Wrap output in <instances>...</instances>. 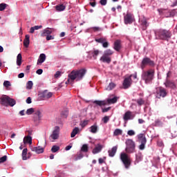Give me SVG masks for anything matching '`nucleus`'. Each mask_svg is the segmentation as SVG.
Segmentation results:
<instances>
[{
	"label": "nucleus",
	"mask_w": 177,
	"mask_h": 177,
	"mask_svg": "<svg viewBox=\"0 0 177 177\" xmlns=\"http://www.w3.org/2000/svg\"><path fill=\"white\" fill-rule=\"evenodd\" d=\"M86 68H81L79 70H73L71 72V73L68 75V79L67 82H73V81H81L85 77V74H86Z\"/></svg>",
	"instance_id": "nucleus-1"
},
{
	"label": "nucleus",
	"mask_w": 177,
	"mask_h": 177,
	"mask_svg": "<svg viewBox=\"0 0 177 177\" xmlns=\"http://www.w3.org/2000/svg\"><path fill=\"white\" fill-rule=\"evenodd\" d=\"M155 74L156 71L154 69H149L142 73L141 78L147 84H153V80H154Z\"/></svg>",
	"instance_id": "nucleus-2"
},
{
	"label": "nucleus",
	"mask_w": 177,
	"mask_h": 177,
	"mask_svg": "<svg viewBox=\"0 0 177 177\" xmlns=\"http://www.w3.org/2000/svg\"><path fill=\"white\" fill-rule=\"evenodd\" d=\"M155 37L156 39L168 41V39L172 37V33H171L169 30H167L165 29H159L155 31Z\"/></svg>",
	"instance_id": "nucleus-3"
},
{
	"label": "nucleus",
	"mask_w": 177,
	"mask_h": 177,
	"mask_svg": "<svg viewBox=\"0 0 177 177\" xmlns=\"http://www.w3.org/2000/svg\"><path fill=\"white\" fill-rule=\"evenodd\" d=\"M0 104H1V106H5L6 107L9 106L13 107V106L16 104V100L8 95H4L0 98Z\"/></svg>",
	"instance_id": "nucleus-4"
},
{
	"label": "nucleus",
	"mask_w": 177,
	"mask_h": 177,
	"mask_svg": "<svg viewBox=\"0 0 177 177\" xmlns=\"http://www.w3.org/2000/svg\"><path fill=\"white\" fill-rule=\"evenodd\" d=\"M118 98L117 97H114L113 98L108 99L106 100H95L93 102L94 104H97V106H100L102 107V106H106V104H114V103H117V100Z\"/></svg>",
	"instance_id": "nucleus-5"
},
{
	"label": "nucleus",
	"mask_w": 177,
	"mask_h": 177,
	"mask_svg": "<svg viewBox=\"0 0 177 177\" xmlns=\"http://www.w3.org/2000/svg\"><path fill=\"white\" fill-rule=\"evenodd\" d=\"M126 149L125 151L131 154L132 153H135V148L136 147V145L135 144L133 140L128 139L126 141Z\"/></svg>",
	"instance_id": "nucleus-6"
},
{
	"label": "nucleus",
	"mask_w": 177,
	"mask_h": 177,
	"mask_svg": "<svg viewBox=\"0 0 177 177\" xmlns=\"http://www.w3.org/2000/svg\"><path fill=\"white\" fill-rule=\"evenodd\" d=\"M120 160L124 164L126 169H128L131 167V157L125 153H122L120 154Z\"/></svg>",
	"instance_id": "nucleus-7"
},
{
	"label": "nucleus",
	"mask_w": 177,
	"mask_h": 177,
	"mask_svg": "<svg viewBox=\"0 0 177 177\" xmlns=\"http://www.w3.org/2000/svg\"><path fill=\"white\" fill-rule=\"evenodd\" d=\"M168 95L167 89L164 88L162 86H158L156 88V97L158 99H161V97H165Z\"/></svg>",
	"instance_id": "nucleus-8"
},
{
	"label": "nucleus",
	"mask_w": 177,
	"mask_h": 177,
	"mask_svg": "<svg viewBox=\"0 0 177 177\" xmlns=\"http://www.w3.org/2000/svg\"><path fill=\"white\" fill-rule=\"evenodd\" d=\"M138 142L141 143V145H139V149L145 150L146 143H147L146 136L145 135V133H140L138 135Z\"/></svg>",
	"instance_id": "nucleus-9"
},
{
	"label": "nucleus",
	"mask_w": 177,
	"mask_h": 177,
	"mask_svg": "<svg viewBox=\"0 0 177 177\" xmlns=\"http://www.w3.org/2000/svg\"><path fill=\"white\" fill-rule=\"evenodd\" d=\"M146 66H149V67H154V66H156V64L154 63V61L151 60L150 58L145 57L142 59L140 65L142 70H144Z\"/></svg>",
	"instance_id": "nucleus-10"
},
{
	"label": "nucleus",
	"mask_w": 177,
	"mask_h": 177,
	"mask_svg": "<svg viewBox=\"0 0 177 177\" xmlns=\"http://www.w3.org/2000/svg\"><path fill=\"white\" fill-rule=\"evenodd\" d=\"M52 96H53V93L46 90L39 94V100H47V99H50Z\"/></svg>",
	"instance_id": "nucleus-11"
},
{
	"label": "nucleus",
	"mask_w": 177,
	"mask_h": 177,
	"mask_svg": "<svg viewBox=\"0 0 177 177\" xmlns=\"http://www.w3.org/2000/svg\"><path fill=\"white\" fill-rule=\"evenodd\" d=\"M133 15L131 13H127L124 17V24H132V23H133Z\"/></svg>",
	"instance_id": "nucleus-12"
},
{
	"label": "nucleus",
	"mask_w": 177,
	"mask_h": 177,
	"mask_svg": "<svg viewBox=\"0 0 177 177\" xmlns=\"http://www.w3.org/2000/svg\"><path fill=\"white\" fill-rule=\"evenodd\" d=\"M131 85H132V78L129 77H125L122 84L124 89H128Z\"/></svg>",
	"instance_id": "nucleus-13"
},
{
	"label": "nucleus",
	"mask_w": 177,
	"mask_h": 177,
	"mask_svg": "<svg viewBox=\"0 0 177 177\" xmlns=\"http://www.w3.org/2000/svg\"><path fill=\"white\" fill-rule=\"evenodd\" d=\"M135 116L132 114V111H127L123 115V120L125 122L133 120Z\"/></svg>",
	"instance_id": "nucleus-14"
},
{
	"label": "nucleus",
	"mask_w": 177,
	"mask_h": 177,
	"mask_svg": "<svg viewBox=\"0 0 177 177\" xmlns=\"http://www.w3.org/2000/svg\"><path fill=\"white\" fill-rule=\"evenodd\" d=\"M100 53V51L99 50L93 49L89 51V56L91 59H93V60H96Z\"/></svg>",
	"instance_id": "nucleus-15"
},
{
	"label": "nucleus",
	"mask_w": 177,
	"mask_h": 177,
	"mask_svg": "<svg viewBox=\"0 0 177 177\" xmlns=\"http://www.w3.org/2000/svg\"><path fill=\"white\" fill-rule=\"evenodd\" d=\"M60 131V128L59 127H55V129L53 131V133L50 135V138L53 140H56V139H59V132Z\"/></svg>",
	"instance_id": "nucleus-16"
},
{
	"label": "nucleus",
	"mask_w": 177,
	"mask_h": 177,
	"mask_svg": "<svg viewBox=\"0 0 177 177\" xmlns=\"http://www.w3.org/2000/svg\"><path fill=\"white\" fill-rule=\"evenodd\" d=\"M41 118H42V113H41V111L37 110L35 113L34 118H33L35 122H39Z\"/></svg>",
	"instance_id": "nucleus-17"
},
{
	"label": "nucleus",
	"mask_w": 177,
	"mask_h": 177,
	"mask_svg": "<svg viewBox=\"0 0 177 177\" xmlns=\"http://www.w3.org/2000/svg\"><path fill=\"white\" fill-rule=\"evenodd\" d=\"M164 85L165 86H166V88H171V89H175V88H176V85L175 84V83L168 80H166Z\"/></svg>",
	"instance_id": "nucleus-18"
},
{
	"label": "nucleus",
	"mask_w": 177,
	"mask_h": 177,
	"mask_svg": "<svg viewBox=\"0 0 177 177\" xmlns=\"http://www.w3.org/2000/svg\"><path fill=\"white\" fill-rule=\"evenodd\" d=\"M53 32V28H47L43 30L41 33L42 37H46L47 35H50Z\"/></svg>",
	"instance_id": "nucleus-19"
},
{
	"label": "nucleus",
	"mask_w": 177,
	"mask_h": 177,
	"mask_svg": "<svg viewBox=\"0 0 177 177\" xmlns=\"http://www.w3.org/2000/svg\"><path fill=\"white\" fill-rule=\"evenodd\" d=\"M113 49H115V50H117V52H120V50H121V40L118 39L115 41Z\"/></svg>",
	"instance_id": "nucleus-20"
},
{
	"label": "nucleus",
	"mask_w": 177,
	"mask_h": 177,
	"mask_svg": "<svg viewBox=\"0 0 177 177\" xmlns=\"http://www.w3.org/2000/svg\"><path fill=\"white\" fill-rule=\"evenodd\" d=\"M44 150L45 149L41 147H34L32 149V151H35L37 154H41V153H44Z\"/></svg>",
	"instance_id": "nucleus-21"
},
{
	"label": "nucleus",
	"mask_w": 177,
	"mask_h": 177,
	"mask_svg": "<svg viewBox=\"0 0 177 177\" xmlns=\"http://www.w3.org/2000/svg\"><path fill=\"white\" fill-rule=\"evenodd\" d=\"M100 61L102 62V63H108L110 64L111 62V58H110L109 57H107L106 55H102L100 59Z\"/></svg>",
	"instance_id": "nucleus-22"
},
{
	"label": "nucleus",
	"mask_w": 177,
	"mask_h": 177,
	"mask_svg": "<svg viewBox=\"0 0 177 177\" xmlns=\"http://www.w3.org/2000/svg\"><path fill=\"white\" fill-rule=\"evenodd\" d=\"M45 60H46V55L44 53L40 54L37 60V64H42Z\"/></svg>",
	"instance_id": "nucleus-23"
},
{
	"label": "nucleus",
	"mask_w": 177,
	"mask_h": 177,
	"mask_svg": "<svg viewBox=\"0 0 177 177\" xmlns=\"http://www.w3.org/2000/svg\"><path fill=\"white\" fill-rule=\"evenodd\" d=\"M30 45V35H26L25 36V39H24V46H25V48H28Z\"/></svg>",
	"instance_id": "nucleus-24"
},
{
	"label": "nucleus",
	"mask_w": 177,
	"mask_h": 177,
	"mask_svg": "<svg viewBox=\"0 0 177 177\" xmlns=\"http://www.w3.org/2000/svg\"><path fill=\"white\" fill-rule=\"evenodd\" d=\"M109 157H114L117 153V147H113L111 150L108 151Z\"/></svg>",
	"instance_id": "nucleus-25"
},
{
	"label": "nucleus",
	"mask_w": 177,
	"mask_h": 177,
	"mask_svg": "<svg viewBox=\"0 0 177 177\" xmlns=\"http://www.w3.org/2000/svg\"><path fill=\"white\" fill-rule=\"evenodd\" d=\"M24 143L26 145V143H28L29 145H32V138L30 136H27L24 139Z\"/></svg>",
	"instance_id": "nucleus-26"
},
{
	"label": "nucleus",
	"mask_w": 177,
	"mask_h": 177,
	"mask_svg": "<svg viewBox=\"0 0 177 177\" xmlns=\"http://www.w3.org/2000/svg\"><path fill=\"white\" fill-rule=\"evenodd\" d=\"M55 9L57 12H63L66 9V6L63 4L57 5Z\"/></svg>",
	"instance_id": "nucleus-27"
},
{
	"label": "nucleus",
	"mask_w": 177,
	"mask_h": 177,
	"mask_svg": "<svg viewBox=\"0 0 177 177\" xmlns=\"http://www.w3.org/2000/svg\"><path fill=\"white\" fill-rule=\"evenodd\" d=\"M102 145H98L97 147H95V149H93V153L97 154V153H100V151H102Z\"/></svg>",
	"instance_id": "nucleus-28"
},
{
	"label": "nucleus",
	"mask_w": 177,
	"mask_h": 177,
	"mask_svg": "<svg viewBox=\"0 0 177 177\" xmlns=\"http://www.w3.org/2000/svg\"><path fill=\"white\" fill-rule=\"evenodd\" d=\"M78 132H80V129L78 127L73 129L71 133V138H75V135H77Z\"/></svg>",
	"instance_id": "nucleus-29"
},
{
	"label": "nucleus",
	"mask_w": 177,
	"mask_h": 177,
	"mask_svg": "<svg viewBox=\"0 0 177 177\" xmlns=\"http://www.w3.org/2000/svg\"><path fill=\"white\" fill-rule=\"evenodd\" d=\"M122 135V130L121 129H116L113 132V136H120Z\"/></svg>",
	"instance_id": "nucleus-30"
},
{
	"label": "nucleus",
	"mask_w": 177,
	"mask_h": 177,
	"mask_svg": "<svg viewBox=\"0 0 177 177\" xmlns=\"http://www.w3.org/2000/svg\"><path fill=\"white\" fill-rule=\"evenodd\" d=\"M22 59H23V57H21V53L18 54V55L17 57V66H21Z\"/></svg>",
	"instance_id": "nucleus-31"
},
{
	"label": "nucleus",
	"mask_w": 177,
	"mask_h": 177,
	"mask_svg": "<svg viewBox=\"0 0 177 177\" xmlns=\"http://www.w3.org/2000/svg\"><path fill=\"white\" fill-rule=\"evenodd\" d=\"M115 88V84L111 82L106 88V91H113Z\"/></svg>",
	"instance_id": "nucleus-32"
},
{
	"label": "nucleus",
	"mask_w": 177,
	"mask_h": 177,
	"mask_svg": "<svg viewBox=\"0 0 177 177\" xmlns=\"http://www.w3.org/2000/svg\"><path fill=\"white\" fill-rule=\"evenodd\" d=\"M27 148H25L22 151V160H27Z\"/></svg>",
	"instance_id": "nucleus-33"
},
{
	"label": "nucleus",
	"mask_w": 177,
	"mask_h": 177,
	"mask_svg": "<svg viewBox=\"0 0 177 177\" xmlns=\"http://www.w3.org/2000/svg\"><path fill=\"white\" fill-rule=\"evenodd\" d=\"M113 53H114V52H113V50L108 49L104 51L103 55H104V56H106L109 57V56H111V55H113Z\"/></svg>",
	"instance_id": "nucleus-34"
},
{
	"label": "nucleus",
	"mask_w": 177,
	"mask_h": 177,
	"mask_svg": "<svg viewBox=\"0 0 177 177\" xmlns=\"http://www.w3.org/2000/svg\"><path fill=\"white\" fill-rule=\"evenodd\" d=\"M82 158H84V154H82L81 152H80L79 154L75 155L74 157L75 161H78V160H81Z\"/></svg>",
	"instance_id": "nucleus-35"
},
{
	"label": "nucleus",
	"mask_w": 177,
	"mask_h": 177,
	"mask_svg": "<svg viewBox=\"0 0 177 177\" xmlns=\"http://www.w3.org/2000/svg\"><path fill=\"white\" fill-rule=\"evenodd\" d=\"M60 150V147L57 145H53L51 148L52 153H57Z\"/></svg>",
	"instance_id": "nucleus-36"
},
{
	"label": "nucleus",
	"mask_w": 177,
	"mask_h": 177,
	"mask_svg": "<svg viewBox=\"0 0 177 177\" xmlns=\"http://www.w3.org/2000/svg\"><path fill=\"white\" fill-rule=\"evenodd\" d=\"M141 25L142 26L143 30H146L149 26V25L147 24V21H146L145 19L141 21Z\"/></svg>",
	"instance_id": "nucleus-37"
},
{
	"label": "nucleus",
	"mask_w": 177,
	"mask_h": 177,
	"mask_svg": "<svg viewBox=\"0 0 177 177\" xmlns=\"http://www.w3.org/2000/svg\"><path fill=\"white\" fill-rule=\"evenodd\" d=\"M136 102L138 106H143V104H145V100H143V98H138Z\"/></svg>",
	"instance_id": "nucleus-38"
},
{
	"label": "nucleus",
	"mask_w": 177,
	"mask_h": 177,
	"mask_svg": "<svg viewBox=\"0 0 177 177\" xmlns=\"http://www.w3.org/2000/svg\"><path fill=\"white\" fill-rule=\"evenodd\" d=\"M90 129V132H91V133H96V132H97V126L96 125L91 126Z\"/></svg>",
	"instance_id": "nucleus-39"
},
{
	"label": "nucleus",
	"mask_w": 177,
	"mask_h": 177,
	"mask_svg": "<svg viewBox=\"0 0 177 177\" xmlns=\"http://www.w3.org/2000/svg\"><path fill=\"white\" fill-rule=\"evenodd\" d=\"M33 85H34V83H32V81H28L26 83V89H32Z\"/></svg>",
	"instance_id": "nucleus-40"
},
{
	"label": "nucleus",
	"mask_w": 177,
	"mask_h": 177,
	"mask_svg": "<svg viewBox=\"0 0 177 177\" xmlns=\"http://www.w3.org/2000/svg\"><path fill=\"white\" fill-rule=\"evenodd\" d=\"M105 37H100V39H95V42H97L98 44H102L106 41Z\"/></svg>",
	"instance_id": "nucleus-41"
},
{
	"label": "nucleus",
	"mask_w": 177,
	"mask_h": 177,
	"mask_svg": "<svg viewBox=\"0 0 177 177\" xmlns=\"http://www.w3.org/2000/svg\"><path fill=\"white\" fill-rule=\"evenodd\" d=\"M81 151H84V153H88V145L86 144L82 145Z\"/></svg>",
	"instance_id": "nucleus-42"
},
{
	"label": "nucleus",
	"mask_w": 177,
	"mask_h": 177,
	"mask_svg": "<svg viewBox=\"0 0 177 177\" xmlns=\"http://www.w3.org/2000/svg\"><path fill=\"white\" fill-rule=\"evenodd\" d=\"M61 115L64 118H67V117L68 116V111L66 110V111H62Z\"/></svg>",
	"instance_id": "nucleus-43"
},
{
	"label": "nucleus",
	"mask_w": 177,
	"mask_h": 177,
	"mask_svg": "<svg viewBox=\"0 0 177 177\" xmlns=\"http://www.w3.org/2000/svg\"><path fill=\"white\" fill-rule=\"evenodd\" d=\"M88 123L89 120H84L83 122H80V125L82 128H85V127H86V125H88Z\"/></svg>",
	"instance_id": "nucleus-44"
},
{
	"label": "nucleus",
	"mask_w": 177,
	"mask_h": 177,
	"mask_svg": "<svg viewBox=\"0 0 177 177\" xmlns=\"http://www.w3.org/2000/svg\"><path fill=\"white\" fill-rule=\"evenodd\" d=\"M8 5L6 3H0V12H2L6 9Z\"/></svg>",
	"instance_id": "nucleus-45"
},
{
	"label": "nucleus",
	"mask_w": 177,
	"mask_h": 177,
	"mask_svg": "<svg viewBox=\"0 0 177 177\" xmlns=\"http://www.w3.org/2000/svg\"><path fill=\"white\" fill-rule=\"evenodd\" d=\"M102 121H103L104 124H107L109 122V121H110V116H104L102 118Z\"/></svg>",
	"instance_id": "nucleus-46"
},
{
	"label": "nucleus",
	"mask_w": 177,
	"mask_h": 177,
	"mask_svg": "<svg viewBox=\"0 0 177 177\" xmlns=\"http://www.w3.org/2000/svg\"><path fill=\"white\" fill-rule=\"evenodd\" d=\"M91 30H93L94 32H97V31H101L102 28L99 26H94L91 28Z\"/></svg>",
	"instance_id": "nucleus-47"
},
{
	"label": "nucleus",
	"mask_w": 177,
	"mask_h": 177,
	"mask_svg": "<svg viewBox=\"0 0 177 177\" xmlns=\"http://www.w3.org/2000/svg\"><path fill=\"white\" fill-rule=\"evenodd\" d=\"M34 108H30V109H27L26 111V114L28 115H31V114H32V113H34Z\"/></svg>",
	"instance_id": "nucleus-48"
},
{
	"label": "nucleus",
	"mask_w": 177,
	"mask_h": 177,
	"mask_svg": "<svg viewBox=\"0 0 177 177\" xmlns=\"http://www.w3.org/2000/svg\"><path fill=\"white\" fill-rule=\"evenodd\" d=\"M12 84H10V82L9 81H4L3 82V86H5V88H6V89H8V88H9V86H10Z\"/></svg>",
	"instance_id": "nucleus-49"
},
{
	"label": "nucleus",
	"mask_w": 177,
	"mask_h": 177,
	"mask_svg": "<svg viewBox=\"0 0 177 177\" xmlns=\"http://www.w3.org/2000/svg\"><path fill=\"white\" fill-rule=\"evenodd\" d=\"M8 160V156H3V157L0 158V164L2 162H5Z\"/></svg>",
	"instance_id": "nucleus-50"
},
{
	"label": "nucleus",
	"mask_w": 177,
	"mask_h": 177,
	"mask_svg": "<svg viewBox=\"0 0 177 177\" xmlns=\"http://www.w3.org/2000/svg\"><path fill=\"white\" fill-rule=\"evenodd\" d=\"M132 77H133V80H136L138 78V73L136 72L135 73L131 74L129 76V77H130V78H132Z\"/></svg>",
	"instance_id": "nucleus-51"
},
{
	"label": "nucleus",
	"mask_w": 177,
	"mask_h": 177,
	"mask_svg": "<svg viewBox=\"0 0 177 177\" xmlns=\"http://www.w3.org/2000/svg\"><path fill=\"white\" fill-rule=\"evenodd\" d=\"M109 41H107V39H106L104 43L102 44L103 48H109Z\"/></svg>",
	"instance_id": "nucleus-52"
},
{
	"label": "nucleus",
	"mask_w": 177,
	"mask_h": 177,
	"mask_svg": "<svg viewBox=\"0 0 177 177\" xmlns=\"http://www.w3.org/2000/svg\"><path fill=\"white\" fill-rule=\"evenodd\" d=\"M127 134L129 136H133L135 135V131L133 130H129Z\"/></svg>",
	"instance_id": "nucleus-53"
},
{
	"label": "nucleus",
	"mask_w": 177,
	"mask_h": 177,
	"mask_svg": "<svg viewBox=\"0 0 177 177\" xmlns=\"http://www.w3.org/2000/svg\"><path fill=\"white\" fill-rule=\"evenodd\" d=\"M100 3L102 6H106V5H107V0H100Z\"/></svg>",
	"instance_id": "nucleus-54"
},
{
	"label": "nucleus",
	"mask_w": 177,
	"mask_h": 177,
	"mask_svg": "<svg viewBox=\"0 0 177 177\" xmlns=\"http://www.w3.org/2000/svg\"><path fill=\"white\" fill-rule=\"evenodd\" d=\"M46 41H50V39H55V37H53V36L50 35H47V36H46Z\"/></svg>",
	"instance_id": "nucleus-55"
},
{
	"label": "nucleus",
	"mask_w": 177,
	"mask_h": 177,
	"mask_svg": "<svg viewBox=\"0 0 177 177\" xmlns=\"http://www.w3.org/2000/svg\"><path fill=\"white\" fill-rule=\"evenodd\" d=\"M111 107L108 108H102V113H107V111H109L111 110Z\"/></svg>",
	"instance_id": "nucleus-56"
},
{
	"label": "nucleus",
	"mask_w": 177,
	"mask_h": 177,
	"mask_svg": "<svg viewBox=\"0 0 177 177\" xmlns=\"http://www.w3.org/2000/svg\"><path fill=\"white\" fill-rule=\"evenodd\" d=\"M62 75V72L61 71H57L56 73L55 74L54 77L55 78H59Z\"/></svg>",
	"instance_id": "nucleus-57"
},
{
	"label": "nucleus",
	"mask_w": 177,
	"mask_h": 177,
	"mask_svg": "<svg viewBox=\"0 0 177 177\" xmlns=\"http://www.w3.org/2000/svg\"><path fill=\"white\" fill-rule=\"evenodd\" d=\"M105 159H106V157H104L103 158H100L98 160L99 164H103L104 162Z\"/></svg>",
	"instance_id": "nucleus-58"
},
{
	"label": "nucleus",
	"mask_w": 177,
	"mask_h": 177,
	"mask_svg": "<svg viewBox=\"0 0 177 177\" xmlns=\"http://www.w3.org/2000/svg\"><path fill=\"white\" fill-rule=\"evenodd\" d=\"M26 103H27L28 104H31V103H32L31 97H28L26 99Z\"/></svg>",
	"instance_id": "nucleus-59"
},
{
	"label": "nucleus",
	"mask_w": 177,
	"mask_h": 177,
	"mask_svg": "<svg viewBox=\"0 0 177 177\" xmlns=\"http://www.w3.org/2000/svg\"><path fill=\"white\" fill-rule=\"evenodd\" d=\"M42 73H44V70H42V69H38L36 71V73H37L39 75H41V74H42Z\"/></svg>",
	"instance_id": "nucleus-60"
},
{
	"label": "nucleus",
	"mask_w": 177,
	"mask_h": 177,
	"mask_svg": "<svg viewBox=\"0 0 177 177\" xmlns=\"http://www.w3.org/2000/svg\"><path fill=\"white\" fill-rule=\"evenodd\" d=\"M18 78H24V73H21L18 75Z\"/></svg>",
	"instance_id": "nucleus-61"
},
{
	"label": "nucleus",
	"mask_w": 177,
	"mask_h": 177,
	"mask_svg": "<svg viewBox=\"0 0 177 177\" xmlns=\"http://www.w3.org/2000/svg\"><path fill=\"white\" fill-rule=\"evenodd\" d=\"M171 6V8H174V6H177V0H175Z\"/></svg>",
	"instance_id": "nucleus-62"
},
{
	"label": "nucleus",
	"mask_w": 177,
	"mask_h": 177,
	"mask_svg": "<svg viewBox=\"0 0 177 177\" xmlns=\"http://www.w3.org/2000/svg\"><path fill=\"white\" fill-rule=\"evenodd\" d=\"M33 28H35V30H39V28H42V26H33Z\"/></svg>",
	"instance_id": "nucleus-63"
},
{
	"label": "nucleus",
	"mask_w": 177,
	"mask_h": 177,
	"mask_svg": "<svg viewBox=\"0 0 177 177\" xmlns=\"http://www.w3.org/2000/svg\"><path fill=\"white\" fill-rule=\"evenodd\" d=\"M170 16H171V17L175 16V10H173L171 12H170Z\"/></svg>",
	"instance_id": "nucleus-64"
}]
</instances>
